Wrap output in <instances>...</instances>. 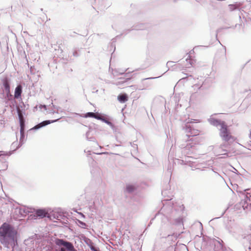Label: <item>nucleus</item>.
Returning <instances> with one entry per match:
<instances>
[{
  "label": "nucleus",
  "instance_id": "obj_1",
  "mask_svg": "<svg viewBox=\"0 0 251 251\" xmlns=\"http://www.w3.org/2000/svg\"><path fill=\"white\" fill-rule=\"evenodd\" d=\"M17 231L10 225L4 223L0 227V241L1 243L17 240Z\"/></svg>",
  "mask_w": 251,
  "mask_h": 251
},
{
  "label": "nucleus",
  "instance_id": "obj_2",
  "mask_svg": "<svg viewBox=\"0 0 251 251\" xmlns=\"http://www.w3.org/2000/svg\"><path fill=\"white\" fill-rule=\"evenodd\" d=\"M223 127L219 128V135L222 140L228 145L235 141L236 138L232 135L231 133L228 128L227 125H223Z\"/></svg>",
  "mask_w": 251,
  "mask_h": 251
},
{
  "label": "nucleus",
  "instance_id": "obj_3",
  "mask_svg": "<svg viewBox=\"0 0 251 251\" xmlns=\"http://www.w3.org/2000/svg\"><path fill=\"white\" fill-rule=\"evenodd\" d=\"M55 243L58 246H63L60 251H76L72 243L65 241L62 239H57Z\"/></svg>",
  "mask_w": 251,
  "mask_h": 251
},
{
  "label": "nucleus",
  "instance_id": "obj_4",
  "mask_svg": "<svg viewBox=\"0 0 251 251\" xmlns=\"http://www.w3.org/2000/svg\"><path fill=\"white\" fill-rule=\"evenodd\" d=\"M210 123L211 125L215 126H220V128H222L223 127V125H226V123L223 121L215 119L214 118H211L210 120Z\"/></svg>",
  "mask_w": 251,
  "mask_h": 251
},
{
  "label": "nucleus",
  "instance_id": "obj_5",
  "mask_svg": "<svg viewBox=\"0 0 251 251\" xmlns=\"http://www.w3.org/2000/svg\"><path fill=\"white\" fill-rule=\"evenodd\" d=\"M35 214L37 217L43 218L46 217L48 214V213L45 209H38L36 210Z\"/></svg>",
  "mask_w": 251,
  "mask_h": 251
},
{
  "label": "nucleus",
  "instance_id": "obj_6",
  "mask_svg": "<svg viewBox=\"0 0 251 251\" xmlns=\"http://www.w3.org/2000/svg\"><path fill=\"white\" fill-rule=\"evenodd\" d=\"M22 92L21 85H18L15 89L14 97L16 99H18L21 95Z\"/></svg>",
  "mask_w": 251,
  "mask_h": 251
},
{
  "label": "nucleus",
  "instance_id": "obj_7",
  "mask_svg": "<svg viewBox=\"0 0 251 251\" xmlns=\"http://www.w3.org/2000/svg\"><path fill=\"white\" fill-rule=\"evenodd\" d=\"M118 100L121 103H124L128 100V97L126 94L119 95L118 96Z\"/></svg>",
  "mask_w": 251,
  "mask_h": 251
},
{
  "label": "nucleus",
  "instance_id": "obj_8",
  "mask_svg": "<svg viewBox=\"0 0 251 251\" xmlns=\"http://www.w3.org/2000/svg\"><path fill=\"white\" fill-rule=\"evenodd\" d=\"M59 119H57L56 120H52V121H50V120H48V121H45L42 123H41L40 124L36 126V128H39V127H41L42 126H46L48 124H50V123H54L55 122H56L57 121H58Z\"/></svg>",
  "mask_w": 251,
  "mask_h": 251
},
{
  "label": "nucleus",
  "instance_id": "obj_9",
  "mask_svg": "<svg viewBox=\"0 0 251 251\" xmlns=\"http://www.w3.org/2000/svg\"><path fill=\"white\" fill-rule=\"evenodd\" d=\"M83 117H84V118L92 117V118H94L98 119V120L101 119V117L100 116H99L93 112H88V113H86L84 115V116H83Z\"/></svg>",
  "mask_w": 251,
  "mask_h": 251
},
{
  "label": "nucleus",
  "instance_id": "obj_10",
  "mask_svg": "<svg viewBox=\"0 0 251 251\" xmlns=\"http://www.w3.org/2000/svg\"><path fill=\"white\" fill-rule=\"evenodd\" d=\"M20 123V133L21 138H23L24 137V130H25V122L22 121Z\"/></svg>",
  "mask_w": 251,
  "mask_h": 251
},
{
  "label": "nucleus",
  "instance_id": "obj_11",
  "mask_svg": "<svg viewBox=\"0 0 251 251\" xmlns=\"http://www.w3.org/2000/svg\"><path fill=\"white\" fill-rule=\"evenodd\" d=\"M135 189V187L132 185H127L126 187V190L128 193H131Z\"/></svg>",
  "mask_w": 251,
  "mask_h": 251
},
{
  "label": "nucleus",
  "instance_id": "obj_12",
  "mask_svg": "<svg viewBox=\"0 0 251 251\" xmlns=\"http://www.w3.org/2000/svg\"><path fill=\"white\" fill-rule=\"evenodd\" d=\"M3 85H4V88H5L6 91L8 93H9L10 92V85H9L8 82L7 80H6L4 82Z\"/></svg>",
  "mask_w": 251,
  "mask_h": 251
},
{
  "label": "nucleus",
  "instance_id": "obj_13",
  "mask_svg": "<svg viewBox=\"0 0 251 251\" xmlns=\"http://www.w3.org/2000/svg\"><path fill=\"white\" fill-rule=\"evenodd\" d=\"M18 116L20 120V122H22V121H24L23 114L20 110H18Z\"/></svg>",
  "mask_w": 251,
  "mask_h": 251
},
{
  "label": "nucleus",
  "instance_id": "obj_14",
  "mask_svg": "<svg viewBox=\"0 0 251 251\" xmlns=\"http://www.w3.org/2000/svg\"><path fill=\"white\" fill-rule=\"evenodd\" d=\"M229 6L231 7V8L235 9V8L239 7L240 5H238L237 6H236L235 5H230Z\"/></svg>",
  "mask_w": 251,
  "mask_h": 251
},
{
  "label": "nucleus",
  "instance_id": "obj_15",
  "mask_svg": "<svg viewBox=\"0 0 251 251\" xmlns=\"http://www.w3.org/2000/svg\"><path fill=\"white\" fill-rule=\"evenodd\" d=\"M91 249L93 251H98L93 246H92L91 247Z\"/></svg>",
  "mask_w": 251,
  "mask_h": 251
},
{
  "label": "nucleus",
  "instance_id": "obj_16",
  "mask_svg": "<svg viewBox=\"0 0 251 251\" xmlns=\"http://www.w3.org/2000/svg\"><path fill=\"white\" fill-rule=\"evenodd\" d=\"M199 134V131L197 130L196 132L195 133L194 135H197Z\"/></svg>",
  "mask_w": 251,
  "mask_h": 251
}]
</instances>
